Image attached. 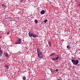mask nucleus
Masks as SVG:
<instances>
[{
    "label": "nucleus",
    "instance_id": "f257e3e1",
    "mask_svg": "<svg viewBox=\"0 0 80 80\" xmlns=\"http://www.w3.org/2000/svg\"><path fill=\"white\" fill-rule=\"evenodd\" d=\"M29 36L30 37H32L33 38H36V37H38V36L36 35H34V34L31 33V32H29L28 33Z\"/></svg>",
    "mask_w": 80,
    "mask_h": 80
},
{
    "label": "nucleus",
    "instance_id": "f03ea898",
    "mask_svg": "<svg viewBox=\"0 0 80 80\" xmlns=\"http://www.w3.org/2000/svg\"><path fill=\"white\" fill-rule=\"evenodd\" d=\"M71 61L72 62V63L74 65H78V63H79V61H78V60H75L74 59H72Z\"/></svg>",
    "mask_w": 80,
    "mask_h": 80
},
{
    "label": "nucleus",
    "instance_id": "7ed1b4c3",
    "mask_svg": "<svg viewBox=\"0 0 80 80\" xmlns=\"http://www.w3.org/2000/svg\"><path fill=\"white\" fill-rule=\"evenodd\" d=\"M22 43V39L20 38H18L17 42H15V44H20Z\"/></svg>",
    "mask_w": 80,
    "mask_h": 80
},
{
    "label": "nucleus",
    "instance_id": "20e7f679",
    "mask_svg": "<svg viewBox=\"0 0 80 80\" xmlns=\"http://www.w3.org/2000/svg\"><path fill=\"white\" fill-rule=\"evenodd\" d=\"M38 55L39 58H43V54L42 52L38 54Z\"/></svg>",
    "mask_w": 80,
    "mask_h": 80
},
{
    "label": "nucleus",
    "instance_id": "39448f33",
    "mask_svg": "<svg viewBox=\"0 0 80 80\" xmlns=\"http://www.w3.org/2000/svg\"><path fill=\"white\" fill-rule=\"evenodd\" d=\"M45 13V12L44 10H42V11H41L40 12V13L42 15H43Z\"/></svg>",
    "mask_w": 80,
    "mask_h": 80
},
{
    "label": "nucleus",
    "instance_id": "423d86ee",
    "mask_svg": "<svg viewBox=\"0 0 80 80\" xmlns=\"http://www.w3.org/2000/svg\"><path fill=\"white\" fill-rule=\"evenodd\" d=\"M37 53L38 54V53H41V52H40V49L38 48L37 49Z\"/></svg>",
    "mask_w": 80,
    "mask_h": 80
},
{
    "label": "nucleus",
    "instance_id": "0eeeda50",
    "mask_svg": "<svg viewBox=\"0 0 80 80\" xmlns=\"http://www.w3.org/2000/svg\"><path fill=\"white\" fill-rule=\"evenodd\" d=\"M4 55L5 56V57H6L7 58H8V57H9V55H8V53H7L6 52L4 54Z\"/></svg>",
    "mask_w": 80,
    "mask_h": 80
},
{
    "label": "nucleus",
    "instance_id": "6e6552de",
    "mask_svg": "<svg viewBox=\"0 0 80 80\" xmlns=\"http://www.w3.org/2000/svg\"><path fill=\"white\" fill-rule=\"evenodd\" d=\"M2 54H3V52L2 51V50L0 48V57Z\"/></svg>",
    "mask_w": 80,
    "mask_h": 80
},
{
    "label": "nucleus",
    "instance_id": "1a4fd4ad",
    "mask_svg": "<svg viewBox=\"0 0 80 80\" xmlns=\"http://www.w3.org/2000/svg\"><path fill=\"white\" fill-rule=\"evenodd\" d=\"M5 67L6 68V69H8L9 68V65H5Z\"/></svg>",
    "mask_w": 80,
    "mask_h": 80
},
{
    "label": "nucleus",
    "instance_id": "9d476101",
    "mask_svg": "<svg viewBox=\"0 0 80 80\" xmlns=\"http://www.w3.org/2000/svg\"><path fill=\"white\" fill-rule=\"evenodd\" d=\"M53 55H55V52H52L50 55L51 57H52V56H53Z\"/></svg>",
    "mask_w": 80,
    "mask_h": 80
},
{
    "label": "nucleus",
    "instance_id": "9b49d317",
    "mask_svg": "<svg viewBox=\"0 0 80 80\" xmlns=\"http://www.w3.org/2000/svg\"><path fill=\"white\" fill-rule=\"evenodd\" d=\"M52 60H53V61L54 60V61H57V59H56V58H52Z\"/></svg>",
    "mask_w": 80,
    "mask_h": 80
},
{
    "label": "nucleus",
    "instance_id": "f8f14e48",
    "mask_svg": "<svg viewBox=\"0 0 80 80\" xmlns=\"http://www.w3.org/2000/svg\"><path fill=\"white\" fill-rule=\"evenodd\" d=\"M50 70L52 74H53V73H54V71H53V70L52 69H50Z\"/></svg>",
    "mask_w": 80,
    "mask_h": 80
},
{
    "label": "nucleus",
    "instance_id": "ddd939ff",
    "mask_svg": "<svg viewBox=\"0 0 80 80\" xmlns=\"http://www.w3.org/2000/svg\"><path fill=\"white\" fill-rule=\"evenodd\" d=\"M48 44L49 45V46L50 47H51V42L50 41L48 42Z\"/></svg>",
    "mask_w": 80,
    "mask_h": 80
},
{
    "label": "nucleus",
    "instance_id": "4468645a",
    "mask_svg": "<svg viewBox=\"0 0 80 80\" xmlns=\"http://www.w3.org/2000/svg\"><path fill=\"white\" fill-rule=\"evenodd\" d=\"M34 22L36 23H38V20H37V19H35L34 20Z\"/></svg>",
    "mask_w": 80,
    "mask_h": 80
},
{
    "label": "nucleus",
    "instance_id": "2eb2a0df",
    "mask_svg": "<svg viewBox=\"0 0 80 80\" xmlns=\"http://www.w3.org/2000/svg\"><path fill=\"white\" fill-rule=\"evenodd\" d=\"M67 48H68V49L71 48H70V46L69 45L67 46Z\"/></svg>",
    "mask_w": 80,
    "mask_h": 80
},
{
    "label": "nucleus",
    "instance_id": "dca6fc26",
    "mask_svg": "<svg viewBox=\"0 0 80 80\" xmlns=\"http://www.w3.org/2000/svg\"><path fill=\"white\" fill-rule=\"evenodd\" d=\"M47 22H48V19H46L44 21V22L45 23H47Z\"/></svg>",
    "mask_w": 80,
    "mask_h": 80
},
{
    "label": "nucleus",
    "instance_id": "f3484780",
    "mask_svg": "<svg viewBox=\"0 0 80 80\" xmlns=\"http://www.w3.org/2000/svg\"><path fill=\"white\" fill-rule=\"evenodd\" d=\"M59 70H58V69H56V70H54V72H58V71H59Z\"/></svg>",
    "mask_w": 80,
    "mask_h": 80
},
{
    "label": "nucleus",
    "instance_id": "a211bd4d",
    "mask_svg": "<svg viewBox=\"0 0 80 80\" xmlns=\"http://www.w3.org/2000/svg\"><path fill=\"white\" fill-rule=\"evenodd\" d=\"M26 79V77H24L23 78V80H25Z\"/></svg>",
    "mask_w": 80,
    "mask_h": 80
},
{
    "label": "nucleus",
    "instance_id": "6ab92c4d",
    "mask_svg": "<svg viewBox=\"0 0 80 80\" xmlns=\"http://www.w3.org/2000/svg\"><path fill=\"white\" fill-rule=\"evenodd\" d=\"M2 7H6V5H5L4 4H3L2 5Z\"/></svg>",
    "mask_w": 80,
    "mask_h": 80
},
{
    "label": "nucleus",
    "instance_id": "aec40b11",
    "mask_svg": "<svg viewBox=\"0 0 80 80\" xmlns=\"http://www.w3.org/2000/svg\"><path fill=\"white\" fill-rule=\"evenodd\" d=\"M56 58V60H58V58H60V57H57Z\"/></svg>",
    "mask_w": 80,
    "mask_h": 80
},
{
    "label": "nucleus",
    "instance_id": "412c9836",
    "mask_svg": "<svg viewBox=\"0 0 80 80\" xmlns=\"http://www.w3.org/2000/svg\"><path fill=\"white\" fill-rule=\"evenodd\" d=\"M19 1L20 2H22V1H23V0H19Z\"/></svg>",
    "mask_w": 80,
    "mask_h": 80
},
{
    "label": "nucleus",
    "instance_id": "4be33fe9",
    "mask_svg": "<svg viewBox=\"0 0 80 80\" xmlns=\"http://www.w3.org/2000/svg\"><path fill=\"white\" fill-rule=\"evenodd\" d=\"M7 35H9V32H8L7 33Z\"/></svg>",
    "mask_w": 80,
    "mask_h": 80
},
{
    "label": "nucleus",
    "instance_id": "5701e85b",
    "mask_svg": "<svg viewBox=\"0 0 80 80\" xmlns=\"http://www.w3.org/2000/svg\"><path fill=\"white\" fill-rule=\"evenodd\" d=\"M57 57H59V55H57Z\"/></svg>",
    "mask_w": 80,
    "mask_h": 80
},
{
    "label": "nucleus",
    "instance_id": "b1692460",
    "mask_svg": "<svg viewBox=\"0 0 80 80\" xmlns=\"http://www.w3.org/2000/svg\"><path fill=\"white\" fill-rule=\"evenodd\" d=\"M42 23H41L40 24V25H42Z\"/></svg>",
    "mask_w": 80,
    "mask_h": 80
},
{
    "label": "nucleus",
    "instance_id": "393cba45",
    "mask_svg": "<svg viewBox=\"0 0 80 80\" xmlns=\"http://www.w3.org/2000/svg\"><path fill=\"white\" fill-rule=\"evenodd\" d=\"M79 6H80V4L79 5Z\"/></svg>",
    "mask_w": 80,
    "mask_h": 80
},
{
    "label": "nucleus",
    "instance_id": "a878e982",
    "mask_svg": "<svg viewBox=\"0 0 80 80\" xmlns=\"http://www.w3.org/2000/svg\"><path fill=\"white\" fill-rule=\"evenodd\" d=\"M46 80V79H43V80Z\"/></svg>",
    "mask_w": 80,
    "mask_h": 80
}]
</instances>
